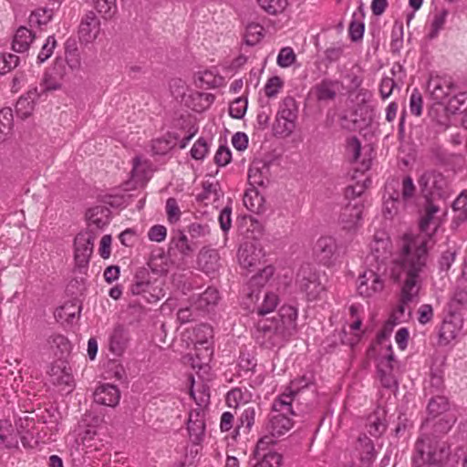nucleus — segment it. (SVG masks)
Listing matches in <instances>:
<instances>
[{
  "mask_svg": "<svg viewBox=\"0 0 467 467\" xmlns=\"http://www.w3.org/2000/svg\"><path fill=\"white\" fill-rule=\"evenodd\" d=\"M57 46V41L55 39L54 36H49L47 39L45 44L43 45L38 56H37V61L39 63L45 62L47 59H48L51 55L53 54V50Z\"/></svg>",
  "mask_w": 467,
  "mask_h": 467,
  "instance_id": "nucleus-58",
  "label": "nucleus"
},
{
  "mask_svg": "<svg viewBox=\"0 0 467 467\" xmlns=\"http://www.w3.org/2000/svg\"><path fill=\"white\" fill-rule=\"evenodd\" d=\"M110 210L105 206H96L89 209L87 213V219L88 223L89 230L92 232V228L101 230L109 223Z\"/></svg>",
  "mask_w": 467,
  "mask_h": 467,
  "instance_id": "nucleus-25",
  "label": "nucleus"
},
{
  "mask_svg": "<svg viewBox=\"0 0 467 467\" xmlns=\"http://www.w3.org/2000/svg\"><path fill=\"white\" fill-rule=\"evenodd\" d=\"M49 376L54 385L68 388H71L73 385V376L67 370L66 367L53 364L49 370Z\"/></svg>",
  "mask_w": 467,
  "mask_h": 467,
  "instance_id": "nucleus-34",
  "label": "nucleus"
},
{
  "mask_svg": "<svg viewBox=\"0 0 467 467\" xmlns=\"http://www.w3.org/2000/svg\"><path fill=\"white\" fill-rule=\"evenodd\" d=\"M364 22L362 20L353 18L348 26V34L350 39L354 42L361 40L364 36Z\"/></svg>",
  "mask_w": 467,
  "mask_h": 467,
  "instance_id": "nucleus-56",
  "label": "nucleus"
},
{
  "mask_svg": "<svg viewBox=\"0 0 467 467\" xmlns=\"http://www.w3.org/2000/svg\"><path fill=\"white\" fill-rule=\"evenodd\" d=\"M248 100L244 97L235 99L229 106V115L233 119H241L247 110Z\"/></svg>",
  "mask_w": 467,
  "mask_h": 467,
  "instance_id": "nucleus-48",
  "label": "nucleus"
},
{
  "mask_svg": "<svg viewBox=\"0 0 467 467\" xmlns=\"http://www.w3.org/2000/svg\"><path fill=\"white\" fill-rule=\"evenodd\" d=\"M208 152V144L203 138H199L191 149V156L194 160H203Z\"/></svg>",
  "mask_w": 467,
  "mask_h": 467,
  "instance_id": "nucleus-61",
  "label": "nucleus"
},
{
  "mask_svg": "<svg viewBox=\"0 0 467 467\" xmlns=\"http://www.w3.org/2000/svg\"><path fill=\"white\" fill-rule=\"evenodd\" d=\"M400 182L397 179L389 180L385 185L383 213L386 217H392L405 204L400 200Z\"/></svg>",
  "mask_w": 467,
  "mask_h": 467,
  "instance_id": "nucleus-15",
  "label": "nucleus"
},
{
  "mask_svg": "<svg viewBox=\"0 0 467 467\" xmlns=\"http://www.w3.org/2000/svg\"><path fill=\"white\" fill-rule=\"evenodd\" d=\"M400 186H401V190L400 191V200L405 204L406 202L413 198L416 186L410 175L403 177L401 183L400 182Z\"/></svg>",
  "mask_w": 467,
  "mask_h": 467,
  "instance_id": "nucleus-49",
  "label": "nucleus"
},
{
  "mask_svg": "<svg viewBox=\"0 0 467 467\" xmlns=\"http://www.w3.org/2000/svg\"><path fill=\"white\" fill-rule=\"evenodd\" d=\"M276 438L275 435L270 432L260 438L254 451V457H261L267 454L269 451H273V447L277 443Z\"/></svg>",
  "mask_w": 467,
  "mask_h": 467,
  "instance_id": "nucleus-42",
  "label": "nucleus"
},
{
  "mask_svg": "<svg viewBox=\"0 0 467 467\" xmlns=\"http://www.w3.org/2000/svg\"><path fill=\"white\" fill-rule=\"evenodd\" d=\"M127 335L121 326H117L109 337V350L115 355H121L127 345Z\"/></svg>",
  "mask_w": 467,
  "mask_h": 467,
  "instance_id": "nucleus-37",
  "label": "nucleus"
},
{
  "mask_svg": "<svg viewBox=\"0 0 467 467\" xmlns=\"http://www.w3.org/2000/svg\"><path fill=\"white\" fill-rule=\"evenodd\" d=\"M165 210L167 219L171 223H177L181 218V210L175 198H168L166 201Z\"/></svg>",
  "mask_w": 467,
  "mask_h": 467,
  "instance_id": "nucleus-54",
  "label": "nucleus"
},
{
  "mask_svg": "<svg viewBox=\"0 0 467 467\" xmlns=\"http://www.w3.org/2000/svg\"><path fill=\"white\" fill-rule=\"evenodd\" d=\"M282 86L283 81L279 77L274 76L270 78L265 86V96L268 98L275 97L281 89Z\"/></svg>",
  "mask_w": 467,
  "mask_h": 467,
  "instance_id": "nucleus-63",
  "label": "nucleus"
},
{
  "mask_svg": "<svg viewBox=\"0 0 467 467\" xmlns=\"http://www.w3.org/2000/svg\"><path fill=\"white\" fill-rule=\"evenodd\" d=\"M195 348L197 349L202 348L209 358L213 354L211 348V339L213 337V330L210 325L201 324L194 328Z\"/></svg>",
  "mask_w": 467,
  "mask_h": 467,
  "instance_id": "nucleus-26",
  "label": "nucleus"
},
{
  "mask_svg": "<svg viewBox=\"0 0 467 467\" xmlns=\"http://www.w3.org/2000/svg\"><path fill=\"white\" fill-rule=\"evenodd\" d=\"M258 462L254 467H280L282 455L275 451H269L267 454L255 457Z\"/></svg>",
  "mask_w": 467,
  "mask_h": 467,
  "instance_id": "nucleus-47",
  "label": "nucleus"
},
{
  "mask_svg": "<svg viewBox=\"0 0 467 467\" xmlns=\"http://www.w3.org/2000/svg\"><path fill=\"white\" fill-rule=\"evenodd\" d=\"M298 116V106L293 97L287 96L282 99L273 126L276 136L288 137L296 129Z\"/></svg>",
  "mask_w": 467,
  "mask_h": 467,
  "instance_id": "nucleus-8",
  "label": "nucleus"
},
{
  "mask_svg": "<svg viewBox=\"0 0 467 467\" xmlns=\"http://www.w3.org/2000/svg\"><path fill=\"white\" fill-rule=\"evenodd\" d=\"M190 439L194 444H200L204 437L205 422L200 411H192L187 422Z\"/></svg>",
  "mask_w": 467,
  "mask_h": 467,
  "instance_id": "nucleus-24",
  "label": "nucleus"
},
{
  "mask_svg": "<svg viewBox=\"0 0 467 467\" xmlns=\"http://www.w3.org/2000/svg\"><path fill=\"white\" fill-rule=\"evenodd\" d=\"M455 89V83L448 76L431 75L427 83L428 92L438 102H443Z\"/></svg>",
  "mask_w": 467,
  "mask_h": 467,
  "instance_id": "nucleus-13",
  "label": "nucleus"
},
{
  "mask_svg": "<svg viewBox=\"0 0 467 467\" xmlns=\"http://www.w3.org/2000/svg\"><path fill=\"white\" fill-rule=\"evenodd\" d=\"M19 57L16 55L4 53L0 55V74H5L17 67Z\"/></svg>",
  "mask_w": 467,
  "mask_h": 467,
  "instance_id": "nucleus-51",
  "label": "nucleus"
},
{
  "mask_svg": "<svg viewBox=\"0 0 467 467\" xmlns=\"http://www.w3.org/2000/svg\"><path fill=\"white\" fill-rule=\"evenodd\" d=\"M390 255V239L383 232L377 233L370 244V253L366 259L368 267H375L377 270L387 272V264Z\"/></svg>",
  "mask_w": 467,
  "mask_h": 467,
  "instance_id": "nucleus-10",
  "label": "nucleus"
},
{
  "mask_svg": "<svg viewBox=\"0 0 467 467\" xmlns=\"http://www.w3.org/2000/svg\"><path fill=\"white\" fill-rule=\"evenodd\" d=\"M180 139L177 133H167L161 138L155 139L151 141V151L155 155H165L176 145V141Z\"/></svg>",
  "mask_w": 467,
  "mask_h": 467,
  "instance_id": "nucleus-32",
  "label": "nucleus"
},
{
  "mask_svg": "<svg viewBox=\"0 0 467 467\" xmlns=\"http://www.w3.org/2000/svg\"><path fill=\"white\" fill-rule=\"evenodd\" d=\"M389 353L387 356L379 359L377 375L381 386L385 389H391L398 387V381L393 373L396 360L391 346L389 347Z\"/></svg>",
  "mask_w": 467,
  "mask_h": 467,
  "instance_id": "nucleus-14",
  "label": "nucleus"
},
{
  "mask_svg": "<svg viewBox=\"0 0 467 467\" xmlns=\"http://www.w3.org/2000/svg\"><path fill=\"white\" fill-rule=\"evenodd\" d=\"M450 455V449L437 437L421 431L417 438L412 455V467L437 466L444 464Z\"/></svg>",
  "mask_w": 467,
  "mask_h": 467,
  "instance_id": "nucleus-4",
  "label": "nucleus"
},
{
  "mask_svg": "<svg viewBox=\"0 0 467 467\" xmlns=\"http://www.w3.org/2000/svg\"><path fill=\"white\" fill-rule=\"evenodd\" d=\"M99 20L92 11L88 12L79 25V38L84 42L93 41L99 33Z\"/></svg>",
  "mask_w": 467,
  "mask_h": 467,
  "instance_id": "nucleus-20",
  "label": "nucleus"
},
{
  "mask_svg": "<svg viewBox=\"0 0 467 467\" xmlns=\"http://www.w3.org/2000/svg\"><path fill=\"white\" fill-rule=\"evenodd\" d=\"M94 400L98 404L116 407L120 399V391L116 385L103 383L94 391Z\"/></svg>",
  "mask_w": 467,
  "mask_h": 467,
  "instance_id": "nucleus-19",
  "label": "nucleus"
},
{
  "mask_svg": "<svg viewBox=\"0 0 467 467\" xmlns=\"http://www.w3.org/2000/svg\"><path fill=\"white\" fill-rule=\"evenodd\" d=\"M38 98H40V93H38L37 88L28 90L26 95L21 96L16 104V114L22 119L30 116L34 109L36 100Z\"/></svg>",
  "mask_w": 467,
  "mask_h": 467,
  "instance_id": "nucleus-27",
  "label": "nucleus"
},
{
  "mask_svg": "<svg viewBox=\"0 0 467 467\" xmlns=\"http://www.w3.org/2000/svg\"><path fill=\"white\" fill-rule=\"evenodd\" d=\"M368 432L373 437H379L386 431V424L379 416L373 415L368 418Z\"/></svg>",
  "mask_w": 467,
  "mask_h": 467,
  "instance_id": "nucleus-52",
  "label": "nucleus"
},
{
  "mask_svg": "<svg viewBox=\"0 0 467 467\" xmlns=\"http://www.w3.org/2000/svg\"><path fill=\"white\" fill-rule=\"evenodd\" d=\"M425 214L420 221V228L422 232L429 230V225L433 219L434 214L440 210V207L431 202H426Z\"/></svg>",
  "mask_w": 467,
  "mask_h": 467,
  "instance_id": "nucleus-53",
  "label": "nucleus"
},
{
  "mask_svg": "<svg viewBox=\"0 0 467 467\" xmlns=\"http://www.w3.org/2000/svg\"><path fill=\"white\" fill-rule=\"evenodd\" d=\"M462 327V320L456 316H450L445 318L440 327L439 343L448 345L456 338Z\"/></svg>",
  "mask_w": 467,
  "mask_h": 467,
  "instance_id": "nucleus-21",
  "label": "nucleus"
},
{
  "mask_svg": "<svg viewBox=\"0 0 467 467\" xmlns=\"http://www.w3.org/2000/svg\"><path fill=\"white\" fill-rule=\"evenodd\" d=\"M358 448L366 455L367 459H370L375 455V447L373 441L367 435H360L358 439Z\"/></svg>",
  "mask_w": 467,
  "mask_h": 467,
  "instance_id": "nucleus-60",
  "label": "nucleus"
},
{
  "mask_svg": "<svg viewBox=\"0 0 467 467\" xmlns=\"http://www.w3.org/2000/svg\"><path fill=\"white\" fill-rule=\"evenodd\" d=\"M343 45L337 43L327 47L324 52V59L327 63H334L339 60L343 54Z\"/></svg>",
  "mask_w": 467,
  "mask_h": 467,
  "instance_id": "nucleus-62",
  "label": "nucleus"
},
{
  "mask_svg": "<svg viewBox=\"0 0 467 467\" xmlns=\"http://www.w3.org/2000/svg\"><path fill=\"white\" fill-rule=\"evenodd\" d=\"M296 285L305 294L307 301L319 299L325 292V285L321 283L319 275L310 265H301L296 274Z\"/></svg>",
  "mask_w": 467,
  "mask_h": 467,
  "instance_id": "nucleus-9",
  "label": "nucleus"
},
{
  "mask_svg": "<svg viewBox=\"0 0 467 467\" xmlns=\"http://www.w3.org/2000/svg\"><path fill=\"white\" fill-rule=\"evenodd\" d=\"M264 28L257 23H251L246 26L244 34V43L247 46L253 47L256 45L264 36Z\"/></svg>",
  "mask_w": 467,
  "mask_h": 467,
  "instance_id": "nucleus-44",
  "label": "nucleus"
},
{
  "mask_svg": "<svg viewBox=\"0 0 467 467\" xmlns=\"http://www.w3.org/2000/svg\"><path fill=\"white\" fill-rule=\"evenodd\" d=\"M275 267L271 265L264 267L260 272L254 275L247 283L244 289L246 291L263 289L268 280L274 275Z\"/></svg>",
  "mask_w": 467,
  "mask_h": 467,
  "instance_id": "nucleus-36",
  "label": "nucleus"
},
{
  "mask_svg": "<svg viewBox=\"0 0 467 467\" xmlns=\"http://www.w3.org/2000/svg\"><path fill=\"white\" fill-rule=\"evenodd\" d=\"M337 81L328 78L321 80L313 88L317 99L319 101L334 99L337 96Z\"/></svg>",
  "mask_w": 467,
  "mask_h": 467,
  "instance_id": "nucleus-33",
  "label": "nucleus"
},
{
  "mask_svg": "<svg viewBox=\"0 0 467 467\" xmlns=\"http://www.w3.org/2000/svg\"><path fill=\"white\" fill-rule=\"evenodd\" d=\"M222 195L221 185L219 182L205 181L202 182V191L196 196L198 202L210 201L216 202Z\"/></svg>",
  "mask_w": 467,
  "mask_h": 467,
  "instance_id": "nucleus-38",
  "label": "nucleus"
},
{
  "mask_svg": "<svg viewBox=\"0 0 467 467\" xmlns=\"http://www.w3.org/2000/svg\"><path fill=\"white\" fill-rule=\"evenodd\" d=\"M14 125V116L11 108H4L0 110V133L7 135Z\"/></svg>",
  "mask_w": 467,
  "mask_h": 467,
  "instance_id": "nucleus-50",
  "label": "nucleus"
},
{
  "mask_svg": "<svg viewBox=\"0 0 467 467\" xmlns=\"http://www.w3.org/2000/svg\"><path fill=\"white\" fill-rule=\"evenodd\" d=\"M35 39V34L26 26H20L13 38L12 48L17 53H24L28 50Z\"/></svg>",
  "mask_w": 467,
  "mask_h": 467,
  "instance_id": "nucleus-31",
  "label": "nucleus"
},
{
  "mask_svg": "<svg viewBox=\"0 0 467 467\" xmlns=\"http://www.w3.org/2000/svg\"><path fill=\"white\" fill-rule=\"evenodd\" d=\"M219 299V291L216 288L208 287L197 298L193 299L194 307L202 312H209L217 305Z\"/></svg>",
  "mask_w": 467,
  "mask_h": 467,
  "instance_id": "nucleus-30",
  "label": "nucleus"
},
{
  "mask_svg": "<svg viewBox=\"0 0 467 467\" xmlns=\"http://www.w3.org/2000/svg\"><path fill=\"white\" fill-rule=\"evenodd\" d=\"M448 16V11L443 9L439 14H436L431 22V29L429 33V37L433 39L437 37L439 32L443 28V26Z\"/></svg>",
  "mask_w": 467,
  "mask_h": 467,
  "instance_id": "nucleus-55",
  "label": "nucleus"
},
{
  "mask_svg": "<svg viewBox=\"0 0 467 467\" xmlns=\"http://www.w3.org/2000/svg\"><path fill=\"white\" fill-rule=\"evenodd\" d=\"M297 316L296 306L284 305L276 317L259 320L254 332L256 342L267 349L284 346L296 332Z\"/></svg>",
  "mask_w": 467,
  "mask_h": 467,
  "instance_id": "nucleus-2",
  "label": "nucleus"
},
{
  "mask_svg": "<svg viewBox=\"0 0 467 467\" xmlns=\"http://www.w3.org/2000/svg\"><path fill=\"white\" fill-rule=\"evenodd\" d=\"M198 311L200 310L194 307V302L192 301L190 306L182 307L178 310L177 318L182 324L193 321L198 316Z\"/></svg>",
  "mask_w": 467,
  "mask_h": 467,
  "instance_id": "nucleus-59",
  "label": "nucleus"
},
{
  "mask_svg": "<svg viewBox=\"0 0 467 467\" xmlns=\"http://www.w3.org/2000/svg\"><path fill=\"white\" fill-rule=\"evenodd\" d=\"M53 16L52 9L38 8L31 13L28 22L30 26H41L47 25Z\"/></svg>",
  "mask_w": 467,
  "mask_h": 467,
  "instance_id": "nucleus-45",
  "label": "nucleus"
},
{
  "mask_svg": "<svg viewBox=\"0 0 467 467\" xmlns=\"http://www.w3.org/2000/svg\"><path fill=\"white\" fill-rule=\"evenodd\" d=\"M195 249V244L191 242L183 232L178 231L171 237L168 254L173 256L178 253L182 258H185L192 256Z\"/></svg>",
  "mask_w": 467,
  "mask_h": 467,
  "instance_id": "nucleus-17",
  "label": "nucleus"
},
{
  "mask_svg": "<svg viewBox=\"0 0 467 467\" xmlns=\"http://www.w3.org/2000/svg\"><path fill=\"white\" fill-rule=\"evenodd\" d=\"M428 416L421 424V431H426L431 421L437 417L443 416L445 413H452L450 411V404L444 396H436L431 398L427 406Z\"/></svg>",
  "mask_w": 467,
  "mask_h": 467,
  "instance_id": "nucleus-18",
  "label": "nucleus"
},
{
  "mask_svg": "<svg viewBox=\"0 0 467 467\" xmlns=\"http://www.w3.org/2000/svg\"><path fill=\"white\" fill-rule=\"evenodd\" d=\"M94 8L105 20H109L117 14L116 0H93Z\"/></svg>",
  "mask_w": 467,
  "mask_h": 467,
  "instance_id": "nucleus-41",
  "label": "nucleus"
},
{
  "mask_svg": "<svg viewBox=\"0 0 467 467\" xmlns=\"http://www.w3.org/2000/svg\"><path fill=\"white\" fill-rule=\"evenodd\" d=\"M418 183L426 202L445 201L452 192L445 176L435 171H425L418 180Z\"/></svg>",
  "mask_w": 467,
  "mask_h": 467,
  "instance_id": "nucleus-6",
  "label": "nucleus"
},
{
  "mask_svg": "<svg viewBox=\"0 0 467 467\" xmlns=\"http://www.w3.org/2000/svg\"><path fill=\"white\" fill-rule=\"evenodd\" d=\"M255 415L256 411L254 406H248L245 408L239 417V423L235 430L236 432L239 433L243 431L244 434H247L254 423Z\"/></svg>",
  "mask_w": 467,
  "mask_h": 467,
  "instance_id": "nucleus-40",
  "label": "nucleus"
},
{
  "mask_svg": "<svg viewBox=\"0 0 467 467\" xmlns=\"http://www.w3.org/2000/svg\"><path fill=\"white\" fill-rule=\"evenodd\" d=\"M188 233L192 239H197L208 235L210 234V227L208 224L192 223L188 226Z\"/></svg>",
  "mask_w": 467,
  "mask_h": 467,
  "instance_id": "nucleus-64",
  "label": "nucleus"
},
{
  "mask_svg": "<svg viewBox=\"0 0 467 467\" xmlns=\"http://www.w3.org/2000/svg\"><path fill=\"white\" fill-rule=\"evenodd\" d=\"M455 421L456 416L453 412L445 413L443 416L437 417V419L433 420L426 431L432 429L434 434L431 436L437 437L438 435H444L451 429Z\"/></svg>",
  "mask_w": 467,
  "mask_h": 467,
  "instance_id": "nucleus-35",
  "label": "nucleus"
},
{
  "mask_svg": "<svg viewBox=\"0 0 467 467\" xmlns=\"http://www.w3.org/2000/svg\"><path fill=\"white\" fill-rule=\"evenodd\" d=\"M279 303L280 298L275 292L264 289L246 291L242 302L245 309L260 317L273 312Z\"/></svg>",
  "mask_w": 467,
  "mask_h": 467,
  "instance_id": "nucleus-7",
  "label": "nucleus"
},
{
  "mask_svg": "<svg viewBox=\"0 0 467 467\" xmlns=\"http://www.w3.org/2000/svg\"><path fill=\"white\" fill-rule=\"evenodd\" d=\"M261 251L256 253L254 245H245L238 251V260L240 265L244 268H251L256 265L259 262V254Z\"/></svg>",
  "mask_w": 467,
  "mask_h": 467,
  "instance_id": "nucleus-39",
  "label": "nucleus"
},
{
  "mask_svg": "<svg viewBox=\"0 0 467 467\" xmlns=\"http://www.w3.org/2000/svg\"><path fill=\"white\" fill-rule=\"evenodd\" d=\"M270 164L262 160L254 161L248 170V181L253 186H264L268 182Z\"/></svg>",
  "mask_w": 467,
  "mask_h": 467,
  "instance_id": "nucleus-22",
  "label": "nucleus"
},
{
  "mask_svg": "<svg viewBox=\"0 0 467 467\" xmlns=\"http://www.w3.org/2000/svg\"><path fill=\"white\" fill-rule=\"evenodd\" d=\"M337 243L333 237H320L316 244V253L320 262L324 265L329 264L337 251Z\"/></svg>",
  "mask_w": 467,
  "mask_h": 467,
  "instance_id": "nucleus-28",
  "label": "nucleus"
},
{
  "mask_svg": "<svg viewBox=\"0 0 467 467\" xmlns=\"http://www.w3.org/2000/svg\"><path fill=\"white\" fill-rule=\"evenodd\" d=\"M296 60V54L291 47H283L277 56V65L281 67H290Z\"/></svg>",
  "mask_w": 467,
  "mask_h": 467,
  "instance_id": "nucleus-57",
  "label": "nucleus"
},
{
  "mask_svg": "<svg viewBox=\"0 0 467 467\" xmlns=\"http://www.w3.org/2000/svg\"><path fill=\"white\" fill-rule=\"evenodd\" d=\"M259 6L268 15L276 16L287 7V0H257Z\"/></svg>",
  "mask_w": 467,
  "mask_h": 467,
  "instance_id": "nucleus-43",
  "label": "nucleus"
},
{
  "mask_svg": "<svg viewBox=\"0 0 467 467\" xmlns=\"http://www.w3.org/2000/svg\"><path fill=\"white\" fill-rule=\"evenodd\" d=\"M220 256L215 249H202L198 254L197 264L205 274L216 273L220 268Z\"/></svg>",
  "mask_w": 467,
  "mask_h": 467,
  "instance_id": "nucleus-23",
  "label": "nucleus"
},
{
  "mask_svg": "<svg viewBox=\"0 0 467 467\" xmlns=\"http://www.w3.org/2000/svg\"><path fill=\"white\" fill-rule=\"evenodd\" d=\"M364 205L361 201L349 202L341 210L339 223L348 231L357 229L361 225Z\"/></svg>",
  "mask_w": 467,
  "mask_h": 467,
  "instance_id": "nucleus-16",
  "label": "nucleus"
},
{
  "mask_svg": "<svg viewBox=\"0 0 467 467\" xmlns=\"http://www.w3.org/2000/svg\"><path fill=\"white\" fill-rule=\"evenodd\" d=\"M386 272L377 270L375 267H368L358 280V292L361 296L370 297L379 293L384 288V275Z\"/></svg>",
  "mask_w": 467,
  "mask_h": 467,
  "instance_id": "nucleus-12",
  "label": "nucleus"
},
{
  "mask_svg": "<svg viewBox=\"0 0 467 467\" xmlns=\"http://www.w3.org/2000/svg\"><path fill=\"white\" fill-rule=\"evenodd\" d=\"M447 109L456 114L467 110V92H459L451 97L447 105Z\"/></svg>",
  "mask_w": 467,
  "mask_h": 467,
  "instance_id": "nucleus-46",
  "label": "nucleus"
},
{
  "mask_svg": "<svg viewBox=\"0 0 467 467\" xmlns=\"http://www.w3.org/2000/svg\"><path fill=\"white\" fill-rule=\"evenodd\" d=\"M427 240L405 235L400 252L393 261L392 276L403 280L399 305L391 314L392 325L407 321L411 316L409 305L417 301L420 291V274L428 258Z\"/></svg>",
  "mask_w": 467,
  "mask_h": 467,
  "instance_id": "nucleus-1",
  "label": "nucleus"
},
{
  "mask_svg": "<svg viewBox=\"0 0 467 467\" xmlns=\"http://www.w3.org/2000/svg\"><path fill=\"white\" fill-rule=\"evenodd\" d=\"M149 268L137 270L130 292L134 296H141L148 303H156L166 295L164 280L154 275H166L169 271L168 259L163 254L159 257L152 255L148 263Z\"/></svg>",
  "mask_w": 467,
  "mask_h": 467,
  "instance_id": "nucleus-3",
  "label": "nucleus"
},
{
  "mask_svg": "<svg viewBox=\"0 0 467 467\" xmlns=\"http://www.w3.org/2000/svg\"><path fill=\"white\" fill-rule=\"evenodd\" d=\"M95 235L90 232L79 233L74 239V261L82 272L87 270L93 254Z\"/></svg>",
  "mask_w": 467,
  "mask_h": 467,
  "instance_id": "nucleus-11",
  "label": "nucleus"
},
{
  "mask_svg": "<svg viewBox=\"0 0 467 467\" xmlns=\"http://www.w3.org/2000/svg\"><path fill=\"white\" fill-rule=\"evenodd\" d=\"M18 447L17 432L8 420H0V448L16 449Z\"/></svg>",
  "mask_w": 467,
  "mask_h": 467,
  "instance_id": "nucleus-29",
  "label": "nucleus"
},
{
  "mask_svg": "<svg viewBox=\"0 0 467 467\" xmlns=\"http://www.w3.org/2000/svg\"><path fill=\"white\" fill-rule=\"evenodd\" d=\"M293 393H282L272 403L266 431L276 437L288 432L294 426Z\"/></svg>",
  "mask_w": 467,
  "mask_h": 467,
  "instance_id": "nucleus-5",
  "label": "nucleus"
}]
</instances>
